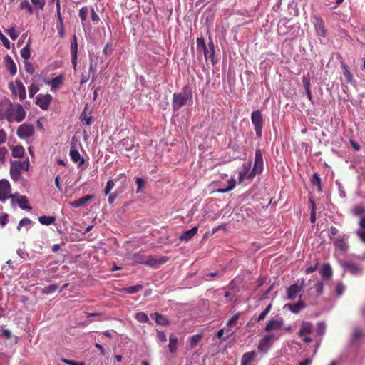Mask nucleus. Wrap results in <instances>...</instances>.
I'll return each instance as SVG.
<instances>
[{
	"label": "nucleus",
	"mask_w": 365,
	"mask_h": 365,
	"mask_svg": "<svg viewBox=\"0 0 365 365\" xmlns=\"http://www.w3.org/2000/svg\"><path fill=\"white\" fill-rule=\"evenodd\" d=\"M263 331L264 335L260 339L258 344V351L265 354L275 341H278L284 334V321L282 317H272L269 319Z\"/></svg>",
	"instance_id": "f257e3e1"
},
{
	"label": "nucleus",
	"mask_w": 365,
	"mask_h": 365,
	"mask_svg": "<svg viewBox=\"0 0 365 365\" xmlns=\"http://www.w3.org/2000/svg\"><path fill=\"white\" fill-rule=\"evenodd\" d=\"M0 106L6 108L5 113H0V118L1 119H6L10 123H20L26 117V111L19 103L12 104L8 101H2Z\"/></svg>",
	"instance_id": "f03ea898"
},
{
	"label": "nucleus",
	"mask_w": 365,
	"mask_h": 365,
	"mask_svg": "<svg viewBox=\"0 0 365 365\" xmlns=\"http://www.w3.org/2000/svg\"><path fill=\"white\" fill-rule=\"evenodd\" d=\"M29 166L30 163L29 159H25L22 161H11L10 166V175L11 179L15 182L19 181L21 177L22 172L28 171Z\"/></svg>",
	"instance_id": "7ed1b4c3"
},
{
	"label": "nucleus",
	"mask_w": 365,
	"mask_h": 365,
	"mask_svg": "<svg viewBox=\"0 0 365 365\" xmlns=\"http://www.w3.org/2000/svg\"><path fill=\"white\" fill-rule=\"evenodd\" d=\"M191 100L192 93L187 88H183V90L179 93H174L173 96V110H179L183 106L186 105L187 101Z\"/></svg>",
	"instance_id": "20e7f679"
},
{
	"label": "nucleus",
	"mask_w": 365,
	"mask_h": 365,
	"mask_svg": "<svg viewBox=\"0 0 365 365\" xmlns=\"http://www.w3.org/2000/svg\"><path fill=\"white\" fill-rule=\"evenodd\" d=\"M251 120L254 125L257 136L258 138H261L264 123L261 112L259 110L253 111L251 114Z\"/></svg>",
	"instance_id": "39448f33"
},
{
	"label": "nucleus",
	"mask_w": 365,
	"mask_h": 365,
	"mask_svg": "<svg viewBox=\"0 0 365 365\" xmlns=\"http://www.w3.org/2000/svg\"><path fill=\"white\" fill-rule=\"evenodd\" d=\"M11 185L7 180H0V201L4 202L6 199L10 198L12 203L15 202L14 195H11Z\"/></svg>",
	"instance_id": "423d86ee"
},
{
	"label": "nucleus",
	"mask_w": 365,
	"mask_h": 365,
	"mask_svg": "<svg viewBox=\"0 0 365 365\" xmlns=\"http://www.w3.org/2000/svg\"><path fill=\"white\" fill-rule=\"evenodd\" d=\"M251 163H244L238 172V179L240 182L245 180L252 179L256 175L253 173V170H250Z\"/></svg>",
	"instance_id": "0eeeda50"
},
{
	"label": "nucleus",
	"mask_w": 365,
	"mask_h": 365,
	"mask_svg": "<svg viewBox=\"0 0 365 365\" xmlns=\"http://www.w3.org/2000/svg\"><path fill=\"white\" fill-rule=\"evenodd\" d=\"M252 170H253V173L256 175L262 173L264 170L263 156L259 148L255 150L254 165Z\"/></svg>",
	"instance_id": "6e6552de"
},
{
	"label": "nucleus",
	"mask_w": 365,
	"mask_h": 365,
	"mask_svg": "<svg viewBox=\"0 0 365 365\" xmlns=\"http://www.w3.org/2000/svg\"><path fill=\"white\" fill-rule=\"evenodd\" d=\"M53 98L50 94H38L36 97L35 103L42 110H48Z\"/></svg>",
	"instance_id": "1a4fd4ad"
},
{
	"label": "nucleus",
	"mask_w": 365,
	"mask_h": 365,
	"mask_svg": "<svg viewBox=\"0 0 365 365\" xmlns=\"http://www.w3.org/2000/svg\"><path fill=\"white\" fill-rule=\"evenodd\" d=\"M34 133V127L28 123L21 125L17 130V135L21 139H24L33 135Z\"/></svg>",
	"instance_id": "9d476101"
},
{
	"label": "nucleus",
	"mask_w": 365,
	"mask_h": 365,
	"mask_svg": "<svg viewBox=\"0 0 365 365\" xmlns=\"http://www.w3.org/2000/svg\"><path fill=\"white\" fill-rule=\"evenodd\" d=\"M313 24L317 35L319 37H325L327 36V30L322 19L319 16H314Z\"/></svg>",
	"instance_id": "9b49d317"
},
{
	"label": "nucleus",
	"mask_w": 365,
	"mask_h": 365,
	"mask_svg": "<svg viewBox=\"0 0 365 365\" xmlns=\"http://www.w3.org/2000/svg\"><path fill=\"white\" fill-rule=\"evenodd\" d=\"M341 264L345 271L350 272L353 275H360L363 272L362 267L356 264L344 261Z\"/></svg>",
	"instance_id": "f8f14e48"
},
{
	"label": "nucleus",
	"mask_w": 365,
	"mask_h": 365,
	"mask_svg": "<svg viewBox=\"0 0 365 365\" xmlns=\"http://www.w3.org/2000/svg\"><path fill=\"white\" fill-rule=\"evenodd\" d=\"M165 262V257H157L155 256H149L148 258L143 260L141 263L147 266L155 268L163 264Z\"/></svg>",
	"instance_id": "ddd939ff"
},
{
	"label": "nucleus",
	"mask_w": 365,
	"mask_h": 365,
	"mask_svg": "<svg viewBox=\"0 0 365 365\" xmlns=\"http://www.w3.org/2000/svg\"><path fill=\"white\" fill-rule=\"evenodd\" d=\"M64 77L63 75H59L53 79H45L44 83L51 87L52 91H55L61 88L63 85Z\"/></svg>",
	"instance_id": "4468645a"
},
{
	"label": "nucleus",
	"mask_w": 365,
	"mask_h": 365,
	"mask_svg": "<svg viewBox=\"0 0 365 365\" xmlns=\"http://www.w3.org/2000/svg\"><path fill=\"white\" fill-rule=\"evenodd\" d=\"M203 52L205 59H210L213 66L217 63V61L215 59V50L212 41L209 42L208 48L207 47L205 49H204Z\"/></svg>",
	"instance_id": "2eb2a0df"
},
{
	"label": "nucleus",
	"mask_w": 365,
	"mask_h": 365,
	"mask_svg": "<svg viewBox=\"0 0 365 365\" xmlns=\"http://www.w3.org/2000/svg\"><path fill=\"white\" fill-rule=\"evenodd\" d=\"M71 63L73 66V68H76L77 65V58H78V43L76 36H73V41L71 42Z\"/></svg>",
	"instance_id": "dca6fc26"
},
{
	"label": "nucleus",
	"mask_w": 365,
	"mask_h": 365,
	"mask_svg": "<svg viewBox=\"0 0 365 365\" xmlns=\"http://www.w3.org/2000/svg\"><path fill=\"white\" fill-rule=\"evenodd\" d=\"M334 243L335 247L342 252L345 253L347 252L349 245L347 243V237L345 238V235L344 237H339L336 238Z\"/></svg>",
	"instance_id": "f3484780"
},
{
	"label": "nucleus",
	"mask_w": 365,
	"mask_h": 365,
	"mask_svg": "<svg viewBox=\"0 0 365 365\" xmlns=\"http://www.w3.org/2000/svg\"><path fill=\"white\" fill-rule=\"evenodd\" d=\"M15 84L16 88H12L13 93L15 95H18L19 96L20 100L22 101L26 98V92L25 86L22 83V82L19 80H16L15 81Z\"/></svg>",
	"instance_id": "a211bd4d"
},
{
	"label": "nucleus",
	"mask_w": 365,
	"mask_h": 365,
	"mask_svg": "<svg viewBox=\"0 0 365 365\" xmlns=\"http://www.w3.org/2000/svg\"><path fill=\"white\" fill-rule=\"evenodd\" d=\"M94 198L93 195H87L83 197H81L73 202H70L69 205L72 207H79L86 205L90 200Z\"/></svg>",
	"instance_id": "6ab92c4d"
},
{
	"label": "nucleus",
	"mask_w": 365,
	"mask_h": 365,
	"mask_svg": "<svg viewBox=\"0 0 365 365\" xmlns=\"http://www.w3.org/2000/svg\"><path fill=\"white\" fill-rule=\"evenodd\" d=\"M302 290V286L297 284H292L287 289L288 299L293 300L299 294Z\"/></svg>",
	"instance_id": "aec40b11"
},
{
	"label": "nucleus",
	"mask_w": 365,
	"mask_h": 365,
	"mask_svg": "<svg viewBox=\"0 0 365 365\" xmlns=\"http://www.w3.org/2000/svg\"><path fill=\"white\" fill-rule=\"evenodd\" d=\"M305 307H306L305 303H304L302 301L299 300L296 304H286L284 306V309H287L289 311H291L292 313L298 314Z\"/></svg>",
	"instance_id": "412c9836"
},
{
	"label": "nucleus",
	"mask_w": 365,
	"mask_h": 365,
	"mask_svg": "<svg viewBox=\"0 0 365 365\" xmlns=\"http://www.w3.org/2000/svg\"><path fill=\"white\" fill-rule=\"evenodd\" d=\"M197 231L198 227L195 226L189 230L183 232L179 239L182 242H188L197 234Z\"/></svg>",
	"instance_id": "4be33fe9"
},
{
	"label": "nucleus",
	"mask_w": 365,
	"mask_h": 365,
	"mask_svg": "<svg viewBox=\"0 0 365 365\" xmlns=\"http://www.w3.org/2000/svg\"><path fill=\"white\" fill-rule=\"evenodd\" d=\"M234 333L235 331H232L230 329L222 328L217 332L216 337L221 339L222 341H225L231 337Z\"/></svg>",
	"instance_id": "5701e85b"
},
{
	"label": "nucleus",
	"mask_w": 365,
	"mask_h": 365,
	"mask_svg": "<svg viewBox=\"0 0 365 365\" xmlns=\"http://www.w3.org/2000/svg\"><path fill=\"white\" fill-rule=\"evenodd\" d=\"M69 155L71 160L74 163H78V166H81L83 164L84 160L83 158H81L79 152L76 148H71L70 150Z\"/></svg>",
	"instance_id": "b1692460"
},
{
	"label": "nucleus",
	"mask_w": 365,
	"mask_h": 365,
	"mask_svg": "<svg viewBox=\"0 0 365 365\" xmlns=\"http://www.w3.org/2000/svg\"><path fill=\"white\" fill-rule=\"evenodd\" d=\"M178 338L174 334L169 336L168 348L170 353H175L178 349Z\"/></svg>",
	"instance_id": "393cba45"
},
{
	"label": "nucleus",
	"mask_w": 365,
	"mask_h": 365,
	"mask_svg": "<svg viewBox=\"0 0 365 365\" xmlns=\"http://www.w3.org/2000/svg\"><path fill=\"white\" fill-rule=\"evenodd\" d=\"M257 356V353L255 351H251L245 353L241 359V364H250L251 362L255 359Z\"/></svg>",
	"instance_id": "a878e982"
},
{
	"label": "nucleus",
	"mask_w": 365,
	"mask_h": 365,
	"mask_svg": "<svg viewBox=\"0 0 365 365\" xmlns=\"http://www.w3.org/2000/svg\"><path fill=\"white\" fill-rule=\"evenodd\" d=\"M150 317L159 325L165 326V325L168 324V323H169L168 319L165 316H163L158 312L151 314Z\"/></svg>",
	"instance_id": "bb28decb"
},
{
	"label": "nucleus",
	"mask_w": 365,
	"mask_h": 365,
	"mask_svg": "<svg viewBox=\"0 0 365 365\" xmlns=\"http://www.w3.org/2000/svg\"><path fill=\"white\" fill-rule=\"evenodd\" d=\"M359 224V228L356 231V235L365 243V217L361 218Z\"/></svg>",
	"instance_id": "cd10ccee"
},
{
	"label": "nucleus",
	"mask_w": 365,
	"mask_h": 365,
	"mask_svg": "<svg viewBox=\"0 0 365 365\" xmlns=\"http://www.w3.org/2000/svg\"><path fill=\"white\" fill-rule=\"evenodd\" d=\"M15 202H16L22 210H31V207L29 205V200L27 197L24 195H20L16 199L15 198Z\"/></svg>",
	"instance_id": "c85d7f7f"
},
{
	"label": "nucleus",
	"mask_w": 365,
	"mask_h": 365,
	"mask_svg": "<svg viewBox=\"0 0 365 365\" xmlns=\"http://www.w3.org/2000/svg\"><path fill=\"white\" fill-rule=\"evenodd\" d=\"M312 331V324L308 322H303L299 330V334L300 336H304L307 334H309Z\"/></svg>",
	"instance_id": "c756f323"
},
{
	"label": "nucleus",
	"mask_w": 365,
	"mask_h": 365,
	"mask_svg": "<svg viewBox=\"0 0 365 365\" xmlns=\"http://www.w3.org/2000/svg\"><path fill=\"white\" fill-rule=\"evenodd\" d=\"M6 68L12 76L16 75L17 72L16 66L12 58L7 56L6 57Z\"/></svg>",
	"instance_id": "7c9ffc66"
},
{
	"label": "nucleus",
	"mask_w": 365,
	"mask_h": 365,
	"mask_svg": "<svg viewBox=\"0 0 365 365\" xmlns=\"http://www.w3.org/2000/svg\"><path fill=\"white\" fill-rule=\"evenodd\" d=\"M19 8L21 10H26L30 15L34 13V9L28 0H22L19 4Z\"/></svg>",
	"instance_id": "2f4dec72"
},
{
	"label": "nucleus",
	"mask_w": 365,
	"mask_h": 365,
	"mask_svg": "<svg viewBox=\"0 0 365 365\" xmlns=\"http://www.w3.org/2000/svg\"><path fill=\"white\" fill-rule=\"evenodd\" d=\"M320 274L323 278H329L332 275V269L329 264L322 266Z\"/></svg>",
	"instance_id": "473e14b6"
},
{
	"label": "nucleus",
	"mask_w": 365,
	"mask_h": 365,
	"mask_svg": "<svg viewBox=\"0 0 365 365\" xmlns=\"http://www.w3.org/2000/svg\"><path fill=\"white\" fill-rule=\"evenodd\" d=\"M56 220V217L54 216H46L43 215L38 217V221L41 225H50L53 224Z\"/></svg>",
	"instance_id": "72a5a7b5"
},
{
	"label": "nucleus",
	"mask_w": 365,
	"mask_h": 365,
	"mask_svg": "<svg viewBox=\"0 0 365 365\" xmlns=\"http://www.w3.org/2000/svg\"><path fill=\"white\" fill-rule=\"evenodd\" d=\"M272 303H269L267 307L257 316V317L255 319V321L257 322H260L263 321L267 314L269 313L271 309H272Z\"/></svg>",
	"instance_id": "f704fd0d"
},
{
	"label": "nucleus",
	"mask_w": 365,
	"mask_h": 365,
	"mask_svg": "<svg viewBox=\"0 0 365 365\" xmlns=\"http://www.w3.org/2000/svg\"><path fill=\"white\" fill-rule=\"evenodd\" d=\"M88 15V9L87 6H83L79 10V17L81 18L83 28L86 26V22Z\"/></svg>",
	"instance_id": "c9c22d12"
},
{
	"label": "nucleus",
	"mask_w": 365,
	"mask_h": 365,
	"mask_svg": "<svg viewBox=\"0 0 365 365\" xmlns=\"http://www.w3.org/2000/svg\"><path fill=\"white\" fill-rule=\"evenodd\" d=\"M20 54L21 56L25 60V61L30 58V41H29L27 44L21 50Z\"/></svg>",
	"instance_id": "e433bc0d"
},
{
	"label": "nucleus",
	"mask_w": 365,
	"mask_h": 365,
	"mask_svg": "<svg viewBox=\"0 0 365 365\" xmlns=\"http://www.w3.org/2000/svg\"><path fill=\"white\" fill-rule=\"evenodd\" d=\"M12 156L14 158H22L24 154V148L21 145H16L12 148Z\"/></svg>",
	"instance_id": "4c0bfd02"
},
{
	"label": "nucleus",
	"mask_w": 365,
	"mask_h": 365,
	"mask_svg": "<svg viewBox=\"0 0 365 365\" xmlns=\"http://www.w3.org/2000/svg\"><path fill=\"white\" fill-rule=\"evenodd\" d=\"M235 185H236L235 180L233 178H232L230 180H228L227 187L218 189L217 191L219 192L225 193V192H227L232 190V189H234Z\"/></svg>",
	"instance_id": "58836bf2"
},
{
	"label": "nucleus",
	"mask_w": 365,
	"mask_h": 365,
	"mask_svg": "<svg viewBox=\"0 0 365 365\" xmlns=\"http://www.w3.org/2000/svg\"><path fill=\"white\" fill-rule=\"evenodd\" d=\"M143 289V286L141 284H136L134 286H130L128 287H125L123 289L124 292L126 293L133 294H135L140 291H141Z\"/></svg>",
	"instance_id": "ea45409f"
},
{
	"label": "nucleus",
	"mask_w": 365,
	"mask_h": 365,
	"mask_svg": "<svg viewBox=\"0 0 365 365\" xmlns=\"http://www.w3.org/2000/svg\"><path fill=\"white\" fill-rule=\"evenodd\" d=\"M58 19V24L57 25V29L58 35L61 38H63L65 36V29L63 26V18L61 15L57 16Z\"/></svg>",
	"instance_id": "a19ab883"
},
{
	"label": "nucleus",
	"mask_w": 365,
	"mask_h": 365,
	"mask_svg": "<svg viewBox=\"0 0 365 365\" xmlns=\"http://www.w3.org/2000/svg\"><path fill=\"white\" fill-rule=\"evenodd\" d=\"M135 319L140 323H147L149 321L148 315L143 312L135 313Z\"/></svg>",
	"instance_id": "79ce46f5"
},
{
	"label": "nucleus",
	"mask_w": 365,
	"mask_h": 365,
	"mask_svg": "<svg viewBox=\"0 0 365 365\" xmlns=\"http://www.w3.org/2000/svg\"><path fill=\"white\" fill-rule=\"evenodd\" d=\"M32 6L34 9V11L36 10H43L44 5H45V1L44 0H31Z\"/></svg>",
	"instance_id": "37998d69"
},
{
	"label": "nucleus",
	"mask_w": 365,
	"mask_h": 365,
	"mask_svg": "<svg viewBox=\"0 0 365 365\" xmlns=\"http://www.w3.org/2000/svg\"><path fill=\"white\" fill-rule=\"evenodd\" d=\"M240 313H237L234 314L227 322L226 325L229 328L235 327L237 325V322L240 317Z\"/></svg>",
	"instance_id": "c03bdc74"
},
{
	"label": "nucleus",
	"mask_w": 365,
	"mask_h": 365,
	"mask_svg": "<svg viewBox=\"0 0 365 365\" xmlns=\"http://www.w3.org/2000/svg\"><path fill=\"white\" fill-rule=\"evenodd\" d=\"M312 185H316L318 187V191H321L322 190V187H321V179L319 178V175L317 174V173H314L313 175V177H312Z\"/></svg>",
	"instance_id": "a18cd8bd"
},
{
	"label": "nucleus",
	"mask_w": 365,
	"mask_h": 365,
	"mask_svg": "<svg viewBox=\"0 0 365 365\" xmlns=\"http://www.w3.org/2000/svg\"><path fill=\"white\" fill-rule=\"evenodd\" d=\"M6 33L12 40H16L19 36V33L16 31L15 26H12L6 30Z\"/></svg>",
	"instance_id": "49530a36"
},
{
	"label": "nucleus",
	"mask_w": 365,
	"mask_h": 365,
	"mask_svg": "<svg viewBox=\"0 0 365 365\" xmlns=\"http://www.w3.org/2000/svg\"><path fill=\"white\" fill-rule=\"evenodd\" d=\"M361 336V330L359 328H356L353 331L351 342L355 343Z\"/></svg>",
	"instance_id": "de8ad7c7"
},
{
	"label": "nucleus",
	"mask_w": 365,
	"mask_h": 365,
	"mask_svg": "<svg viewBox=\"0 0 365 365\" xmlns=\"http://www.w3.org/2000/svg\"><path fill=\"white\" fill-rule=\"evenodd\" d=\"M202 339V335L200 334H195L190 337V346L191 348H194L196 346L197 344Z\"/></svg>",
	"instance_id": "09e8293b"
},
{
	"label": "nucleus",
	"mask_w": 365,
	"mask_h": 365,
	"mask_svg": "<svg viewBox=\"0 0 365 365\" xmlns=\"http://www.w3.org/2000/svg\"><path fill=\"white\" fill-rule=\"evenodd\" d=\"M115 186V182L113 180H109L107 183H106V187L104 189V194L106 195H108L111 190Z\"/></svg>",
	"instance_id": "8fccbe9b"
},
{
	"label": "nucleus",
	"mask_w": 365,
	"mask_h": 365,
	"mask_svg": "<svg viewBox=\"0 0 365 365\" xmlns=\"http://www.w3.org/2000/svg\"><path fill=\"white\" fill-rule=\"evenodd\" d=\"M57 289H58V285L56 284H50L49 286L45 287L43 288V292L45 294H50V293H53L55 291H56Z\"/></svg>",
	"instance_id": "3c124183"
},
{
	"label": "nucleus",
	"mask_w": 365,
	"mask_h": 365,
	"mask_svg": "<svg viewBox=\"0 0 365 365\" xmlns=\"http://www.w3.org/2000/svg\"><path fill=\"white\" fill-rule=\"evenodd\" d=\"M135 182H136L137 186H138L137 190H136V192L139 193V192H141L143 187H144V185L145 184V182L144 180H143L140 178H136Z\"/></svg>",
	"instance_id": "603ef678"
},
{
	"label": "nucleus",
	"mask_w": 365,
	"mask_h": 365,
	"mask_svg": "<svg viewBox=\"0 0 365 365\" xmlns=\"http://www.w3.org/2000/svg\"><path fill=\"white\" fill-rule=\"evenodd\" d=\"M31 222H32L29 218L25 217V218L21 219L19 221V225L17 226L18 231H19L22 227L27 225H31Z\"/></svg>",
	"instance_id": "864d4df0"
},
{
	"label": "nucleus",
	"mask_w": 365,
	"mask_h": 365,
	"mask_svg": "<svg viewBox=\"0 0 365 365\" xmlns=\"http://www.w3.org/2000/svg\"><path fill=\"white\" fill-rule=\"evenodd\" d=\"M39 90V88L35 85V84H31L29 87V96L30 98H33L34 96V95Z\"/></svg>",
	"instance_id": "5fc2aeb1"
},
{
	"label": "nucleus",
	"mask_w": 365,
	"mask_h": 365,
	"mask_svg": "<svg viewBox=\"0 0 365 365\" xmlns=\"http://www.w3.org/2000/svg\"><path fill=\"white\" fill-rule=\"evenodd\" d=\"M302 83L304 89L310 88V78L309 73L303 76Z\"/></svg>",
	"instance_id": "6e6d98bb"
},
{
	"label": "nucleus",
	"mask_w": 365,
	"mask_h": 365,
	"mask_svg": "<svg viewBox=\"0 0 365 365\" xmlns=\"http://www.w3.org/2000/svg\"><path fill=\"white\" fill-rule=\"evenodd\" d=\"M24 68L25 71L29 73L33 74L34 73V68L31 63L29 62L28 61H26L24 62Z\"/></svg>",
	"instance_id": "4d7b16f0"
},
{
	"label": "nucleus",
	"mask_w": 365,
	"mask_h": 365,
	"mask_svg": "<svg viewBox=\"0 0 365 365\" xmlns=\"http://www.w3.org/2000/svg\"><path fill=\"white\" fill-rule=\"evenodd\" d=\"M325 324L322 322H320L317 324V334H319V335H322L324 334V331H325Z\"/></svg>",
	"instance_id": "13d9d810"
},
{
	"label": "nucleus",
	"mask_w": 365,
	"mask_h": 365,
	"mask_svg": "<svg viewBox=\"0 0 365 365\" xmlns=\"http://www.w3.org/2000/svg\"><path fill=\"white\" fill-rule=\"evenodd\" d=\"M157 339L158 341L165 343L167 341V337L163 331H157Z\"/></svg>",
	"instance_id": "bf43d9fd"
},
{
	"label": "nucleus",
	"mask_w": 365,
	"mask_h": 365,
	"mask_svg": "<svg viewBox=\"0 0 365 365\" xmlns=\"http://www.w3.org/2000/svg\"><path fill=\"white\" fill-rule=\"evenodd\" d=\"M81 120L85 122L86 125H90L92 123V118L91 116H86L84 113L81 115Z\"/></svg>",
	"instance_id": "052dcab7"
},
{
	"label": "nucleus",
	"mask_w": 365,
	"mask_h": 365,
	"mask_svg": "<svg viewBox=\"0 0 365 365\" xmlns=\"http://www.w3.org/2000/svg\"><path fill=\"white\" fill-rule=\"evenodd\" d=\"M8 153L5 147H0V161L4 163L5 162V156Z\"/></svg>",
	"instance_id": "680f3d73"
},
{
	"label": "nucleus",
	"mask_w": 365,
	"mask_h": 365,
	"mask_svg": "<svg viewBox=\"0 0 365 365\" xmlns=\"http://www.w3.org/2000/svg\"><path fill=\"white\" fill-rule=\"evenodd\" d=\"M196 42L198 48H201L202 50L207 48L205 40L202 37L197 38Z\"/></svg>",
	"instance_id": "e2e57ef3"
},
{
	"label": "nucleus",
	"mask_w": 365,
	"mask_h": 365,
	"mask_svg": "<svg viewBox=\"0 0 365 365\" xmlns=\"http://www.w3.org/2000/svg\"><path fill=\"white\" fill-rule=\"evenodd\" d=\"M61 361L64 364H68V365H85V364L83 362H76V361H74L72 360H68L66 359H62Z\"/></svg>",
	"instance_id": "0e129e2a"
},
{
	"label": "nucleus",
	"mask_w": 365,
	"mask_h": 365,
	"mask_svg": "<svg viewBox=\"0 0 365 365\" xmlns=\"http://www.w3.org/2000/svg\"><path fill=\"white\" fill-rule=\"evenodd\" d=\"M91 19L93 23L97 24L100 21V18L93 9H91Z\"/></svg>",
	"instance_id": "69168bd1"
},
{
	"label": "nucleus",
	"mask_w": 365,
	"mask_h": 365,
	"mask_svg": "<svg viewBox=\"0 0 365 365\" xmlns=\"http://www.w3.org/2000/svg\"><path fill=\"white\" fill-rule=\"evenodd\" d=\"M8 222V215L7 214H2L0 215V225L2 227H4Z\"/></svg>",
	"instance_id": "338daca9"
},
{
	"label": "nucleus",
	"mask_w": 365,
	"mask_h": 365,
	"mask_svg": "<svg viewBox=\"0 0 365 365\" xmlns=\"http://www.w3.org/2000/svg\"><path fill=\"white\" fill-rule=\"evenodd\" d=\"M324 284L322 282H318L315 285V289L318 294H321L323 292Z\"/></svg>",
	"instance_id": "774afa93"
}]
</instances>
